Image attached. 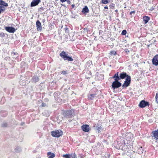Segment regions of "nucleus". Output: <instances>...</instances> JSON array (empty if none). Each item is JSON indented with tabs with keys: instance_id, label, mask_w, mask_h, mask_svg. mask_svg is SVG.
I'll return each instance as SVG.
<instances>
[{
	"instance_id": "f03ea898",
	"label": "nucleus",
	"mask_w": 158,
	"mask_h": 158,
	"mask_svg": "<svg viewBox=\"0 0 158 158\" xmlns=\"http://www.w3.org/2000/svg\"><path fill=\"white\" fill-rule=\"evenodd\" d=\"M74 110L73 109L70 110H65L63 111L62 114L64 118H71L74 116Z\"/></svg>"
},
{
	"instance_id": "9d476101",
	"label": "nucleus",
	"mask_w": 158,
	"mask_h": 158,
	"mask_svg": "<svg viewBox=\"0 0 158 158\" xmlns=\"http://www.w3.org/2000/svg\"><path fill=\"white\" fill-rule=\"evenodd\" d=\"M41 2V0H33L31 3V7L35 6L37 5Z\"/></svg>"
},
{
	"instance_id": "cd10ccee",
	"label": "nucleus",
	"mask_w": 158,
	"mask_h": 158,
	"mask_svg": "<svg viewBox=\"0 0 158 158\" xmlns=\"http://www.w3.org/2000/svg\"><path fill=\"white\" fill-rule=\"evenodd\" d=\"M127 34V31L125 30H123L122 31L121 33V35H125Z\"/></svg>"
},
{
	"instance_id": "72a5a7b5",
	"label": "nucleus",
	"mask_w": 158,
	"mask_h": 158,
	"mask_svg": "<svg viewBox=\"0 0 158 158\" xmlns=\"http://www.w3.org/2000/svg\"><path fill=\"white\" fill-rule=\"evenodd\" d=\"M156 100L157 102L158 103V93H157L156 94Z\"/></svg>"
},
{
	"instance_id": "09e8293b",
	"label": "nucleus",
	"mask_w": 158,
	"mask_h": 158,
	"mask_svg": "<svg viewBox=\"0 0 158 158\" xmlns=\"http://www.w3.org/2000/svg\"><path fill=\"white\" fill-rule=\"evenodd\" d=\"M72 8H74L75 6V5L74 4H73L71 6Z\"/></svg>"
},
{
	"instance_id": "49530a36",
	"label": "nucleus",
	"mask_w": 158,
	"mask_h": 158,
	"mask_svg": "<svg viewBox=\"0 0 158 158\" xmlns=\"http://www.w3.org/2000/svg\"><path fill=\"white\" fill-rule=\"evenodd\" d=\"M100 76L102 77L101 79H104V77H103V75H102V74H100Z\"/></svg>"
},
{
	"instance_id": "13d9d810",
	"label": "nucleus",
	"mask_w": 158,
	"mask_h": 158,
	"mask_svg": "<svg viewBox=\"0 0 158 158\" xmlns=\"http://www.w3.org/2000/svg\"><path fill=\"white\" fill-rule=\"evenodd\" d=\"M21 81H19V83L20 84V85H21V84H22L21 83Z\"/></svg>"
},
{
	"instance_id": "a878e982",
	"label": "nucleus",
	"mask_w": 158,
	"mask_h": 158,
	"mask_svg": "<svg viewBox=\"0 0 158 158\" xmlns=\"http://www.w3.org/2000/svg\"><path fill=\"white\" fill-rule=\"evenodd\" d=\"M64 29L65 33L67 34L69 33V30L68 28H67V27H65L64 28Z\"/></svg>"
},
{
	"instance_id": "412c9836",
	"label": "nucleus",
	"mask_w": 158,
	"mask_h": 158,
	"mask_svg": "<svg viewBox=\"0 0 158 158\" xmlns=\"http://www.w3.org/2000/svg\"><path fill=\"white\" fill-rule=\"evenodd\" d=\"M143 148L142 147H140L138 149V153L139 154H141L143 153Z\"/></svg>"
},
{
	"instance_id": "4468645a",
	"label": "nucleus",
	"mask_w": 158,
	"mask_h": 158,
	"mask_svg": "<svg viewBox=\"0 0 158 158\" xmlns=\"http://www.w3.org/2000/svg\"><path fill=\"white\" fill-rule=\"evenodd\" d=\"M39 80V78L38 76H33L31 79V81L32 82L36 83Z\"/></svg>"
},
{
	"instance_id": "1a4fd4ad",
	"label": "nucleus",
	"mask_w": 158,
	"mask_h": 158,
	"mask_svg": "<svg viewBox=\"0 0 158 158\" xmlns=\"http://www.w3.org/2000/svg\"><path fill=\"white\" fill-rule=\"evenodd\" d=\"M5 29L7 32L10 33H14L15 31V28L12 27H5Z\"/></svg>"
},
{
	"instance_id": "37998d69",
	"label": "nucleus",
	"mask_w": 158,
	"mask_h": 158,
	"mask_svg": "<svg viewBox=\"0 0 158 158\" xmlns=\"http://www.w3.org/2000/svg\"><path fill=\"white\" fill-rule=\"evenodd\" d=\"M91 91H97V92H98V91L97 89H92L91 90Z\"/></svg>"
},
{
	"instance_id": "4be33fe9",
	"label": "nucleus",
	"mask_w": 158,
	"mask_h": 158,
	"mask_svg": "<svg viewBox=\"0 0 158 158\" xmlns=\"http://www.w3.org/2000/svg\"><path fill=\"white\" fill-rule=\"evenodd\" d=\"M125 81L131 83V76L129 75L126 78Z\"/></svg>"
},
{
	"instance_id": "473e14b6",
	"label": "nucleus",
	"mask_w": 158,
	"mask_h": 158,
	"mask_svg": "<svg viewBox=\"0 0 158 158\" xmlns=\"http://www.w3.org/2000/svg\"><path fill=\"white\" fill-rule=\"evenodd\" d=\"M59 93L58 92H55L54 93V96L55 98L57 97L59 95Z\"/></svg>"
},
{
	"instance_id": "423d86ee",
	"label": "nucleus",
	"mask_w": 158,
	"mask_h": 158,
	"mask_svg": "<svg viewBox=\"0 0 158 158\" xmlns=\"http://www.w3.org/2000/svg\"><path fill=\"white\" fill-rule=\"evenodd\" d=\"M52 135L55 137H59L63 135V132L61 130H56L51 132Z\"/></svg>"
},
{
	"instance_id": "c03bdc74",
	"label": "nucleus",
	"mask_w": 158,
	"mask_h": 158,
	"mask_svg": "<svg viewBox=\"0 0 158 158\" xmlns=\"http://www.w3.org/2000/svg\"><path fill=\"white\" fill-rule=\"evenodd\" d=\"M67 0H60V1L62 2L63 3L65 2H66Z\"/></svg>"
},
{
	"instance_id": "39448f33",
	"label": "nucleus",
	"mask_w": 158,
	"mask_h": 158,
	"mask_svg": "<svg viewBox=\"0 0 158 158\" xmlns=\"http://www.w3.org/2000/svg\"><path fill=\"white\" fill-rule=\"evenodd\" d=\"M114 78V81H113L112 84V88L114 89H116L119 88L122 85V84L118 81L119 80L117 79L116 78Z\"/></svg>"
},
{
	"instance_id": "6ab92c4d",
	"label": "nucleus",
	"mask_w": 158,
	"mask_h": 158,
	"mask_svg": "<svg viewBox=\"0 0 158 158\" xmlns=\"http://www.w3.org/2000/svg\"><path fill=\"white\" fill-rule=\"evenodd\" d=\"M47 155L48 156V158H53L55 156V155L54 153H52L51 152H48L47 153Z\"/></svg>"
},
{
	"instance_id": "4d7b16f0",
	"label": "nucleus",
	"mask_w": 158,
	"mask_h": 158,
	"mask_svg": "<svg viewBox=\"0 0 158 158\" xmlns=\"http://www.w3.org/2000/svg\"><path fill=\"white\" fill-rule=\"evenodd\" d=\"M42 21H43V22H44L45 21V19H43Z\"/></svg>"
},
{
	"instance_id": "ddd939ff",
	"label": "nucleus",
	"mask_w": 158,
	"mask_h": 158,
	"mask_svg": "<svg viewBox=\"0 0 158 158\" xmlns=\"http://www.w3.org/2000/svg\"><path fill=\"white\" fill-rule=\"evenodd\" d=\"M36 26L37 27V31H41L42 30V28L41 26V23L39 20H37L36 23Z\"/></svg>"
},
{
	"instance_id": "a19ab883",
	"label": "nucleus",
	"mask_w": 158,
	"mask_h": 158,
	"mask_svg": "<svg viewBox=\"0 0 158 158\" xmlns=\"http://www.w3.org/2000/svg\"><path fill=\"white\" fill-rule=\"evenodd\" d=\"M47 106L46 104L44 103H42V104H41V106L42 107H45V106Z\"/></svg>"
},
{
	"instance_id": "de8ad7c7",
	"label": "nucleus",
	"mask_w": 158,
	"mask_h": 158,
	"mask_svg": "<svg viewBox=\"0 0 158 158\" xmlns=\"http://www.w3.org/2000/svg\"><path fill=\"white\" fill-rule=\"evenodd\" d=\"M18 148L17 147V148H16L15 149V152H19V151H20V149H19V151H17L16 150H17V149H18Z\"/></svg>"
},
{
	"instance_id": "603ef678",
	"label": "nucleus",
	"mask_w": 158,
	"mask_h": 158,
	"mask_svg": "<svg viewBox=\"0 0 158 158\" xmlns=\"http://www.w3.org/2000/svg\"><path fill=\"white\" fill-rule=\"evenodd\" d=\"M87 63H89V64H91V61H88Z\"/></svg>"
},
{
	"instance_id": "680f3d73",
	"label": "nucleus",
	"mask_w": 158,
	"mask_h": 158,
	"mask_svg": "<svg viewBox=\"0 0 158 158\" xmlns=\"http://www.w3.org/2000/svg\"><path fill=\"white\" fill-rule=\"evenodd\" d=\"M1 1V0H0V1Z\"/></svg>"
},
{
	"instance_id": "aec40b11",
	"label": "nucleus",
	"mask_w": 158,
	"mask_h": 158,
	"mask_svg": "<svg viewBox=\"0 0 158 158\" xmlns=\"http://www.w3.org/2000/svg\"><path fill=\"white\" fill-rule=\"evenodd\" d=\"M0 6L7 7L8 6V4L5 2L2 1V0H1L0 1Z\"/></svg>"
},
{
	"instance_id": "2eb2a0df",
	"label": "nucleus",
	"mask_w": 158,
	"mask_h": 158,
	"mask_svg": "<svg viewBox=\"0 0 158 158\" xmlns=\"http://www.w3.org/2000/svg\"><path fill=\"white\" fill-rule=\"evenodd\" d=\"M150 20V18L148 16H144L143 17V22L144 24H146Z\"/></svg>"
},
{
	"instance_id": "2f4dec72",
	"label": "nucleus",
	"mask_w": 158,
	"mask_h": 158,
	"mask_svg": "<svg viewBox=\"0 0 158 158\" xmlns=\"http://www.w3.org/2000/svg\"><path fill=\"white\" fill-rule=\"evenodd\" d=\"M69 154H66L65 155H63V156L65 158H69Z\"/></svg>"
},
{
	"instance_id": "e433bc0d",
	"label": "nucleus",
	"mask_w": 158,
	"mask_h": 158,
	"mask_svg": "<svg viewBox=\"0 0 158 158\" xmlns=\"http://www.w3.org/2000/svg\"><path fill=\"white\" fill-rule=\"evenodd\" d=\"M11 55L12 56H14L16 55H18V53L17 52H12L11 53Z\"/></svg>"
},
{
	"instance_id": "c85d7f7f",
	"label": "nucleus",
	"mask_w": 158,
	"mask_h": 158,
	"mask_svg": "<svg viewBox=\"0 0 158 158\" xmlns=\"http://www.w3.org/2000/svg\"><path fill=\"white\" fill-rule=\"evenodd\" d=\"M108 3V0H102V3L104 4H107Z\"/></svg>"
},
{
	"instance_id": "8fccbe9b",
	"label": "nucleus",
	"mask_w": 158,
	"mask_h": 158,
	"mask_svg": "<svg viewBox=\"0 0 158 158\" xmlns=\"http://www.w3.org/2000/svg\"><path fill=\"white\" fill-rule=\"evenodd\" d=\"M118 10H115V12L117 13V15H118V13H117L118 12Z\"/></svg>"
},
{
	"instance_id": "f257e3e1",
	"label": "nucleus",
	"mask_w": 158,
	"mask_h": 158,
	"mask_svg": "<svg viewBox=\"0 0 158 158\" xmlns=\"http://www.w3.org/2000/svg\"><path fill=\"white\" fill-rule=\"evenodd\" d=\"M113 145L114 146L118 149H121L124 151L127 149L125 140L123 138L118 139L114 141Z\"/></svg>"
},
{
	"instance_id": "5701e85b",
	"label": "nucleus",
	"mask_w": 158,
	"mask_h": 158,
	"mask_svg": "<svg viewBox=\"0 0 158 158\" xmlns=\"http://www.w3.org/2000/svg\"><path fill=\"white\" fill-rule=\"evenodd\" d=\"M5 10V7L3 6H0V14H1L2 12H4Z\"/></svg>"
},
{
	"instance_id": "7ed1b4c3",
	"label": "nucleus",
	"mask_w": 158,
	"mask_h": 158,
	"mask_svg": "<svg viewBox=\"0 0 158 158\" xmlns=\"http://www.w3.org/2000/svg\"><path fill=\"white\" fill-rule=\"evenodd\" d=\"M118 72H117L112 77V78H116L120 80L121 79H125L129 75L126 72H124L121 73L119 75H118Z\"/></svg>"
},
{
	"instance_id": "c756f323",
	"label": "nucleus",
	"mask_w": 158,
	"mask_h": 158,
	"mask_svg": "<svg viewBox=\"0 0 158 158\" xmlns=\"http://www.w3.org/2000/svg\"><path fill=\"white\" fill-rule=\"evenodd\" d=\"M110 8L112 9H114L115 7V4L114 3H112L111 5L109 6Z\"/></svg>"
},
{
	"instance_id": "6e6552de",
	"label": "nucleus",
	"mask_w": 158,
	"mask_h": 158,
	"mask_svg": "<svg viewBox=\"0 0 158 158\" xmlns=\"http://www.w3.org/2000/svg\"><path fill=\"white\" fill-rule=\"evenodd\" d=\"M152 64L155 66H158V54L156 55L152 60Z\"/></svg>"
},
{
	"instance_id": "a211bd4d",
	"label": "nucleus",
	"mask_w": 158,
	"mask_h": 158,
	"mask_svg": "<svg viewBox=\"0 0 158 158\" xmlns=\"http://www.w3.org/2000/svg\"><path fill=\"white\" fill-rule=\"evenodd\" d=\"M131 83L124 81V83L122 85V86L123 88H126L130 85Z\"/></svg>"
},
{
	"instance_id": "c9c22d12",
	"label": "nucleus",
	"mask_w": 158,
	"mask_h": 158,
	"mask_svg": "<svg viewBox=\"0 0 158 158\" xmlns=\"http://www.w3.org/2000/svg\"><path fill=\"white\" fill-rule=\"evenodd\" d=\"M67 73V71H62L61 74H63L64 75H65Z\"/></svg>"
},
{
	"instance_id": "dca6fc26",
	"label": "nucleus",
	"mask_w": 158,
	"mask_h": 158,
	"mask_svg": "<svg viewBox=\"0 0 158 158\" xmlns=\"http://www.w3.org/2000/svg\"><path fill=\"white\" fill-rule=\"evenodd\" d=\"M97 94V93L95 92L93 94H90L88 95V99L89 100H93L94 98L95 97L96 95Z\"/></svg>"
},
{
	"instance_id": "20e7f679",
	"label": "nucleus",
	"mask_w": 158,
	"mask_h": 158,
	"mask_svg": "<svg viewBox=\"0 0 158 158\" xmlns=\"http://www.w3.org/2000/svg\"><path fill=\"white\" fill-rule=\"evenodd\" d=\"M59 55L64 60L71 61L73 60L71 56H69L68 54L64 51H62Z\"/></svg>"
},
{
	"instance_id": "f3484780",
	"label": "nucleus",
	"mask_w": 158,
	"mask_h": 158,
	"mask_svg": "<svg viewBox=\"0 0 158 158\" xmlns=\"http://www.w3.org/2000/svg\"><path fill=\"white\" fill-rule=\"evenodd\" d=\"M82 12L83 14H86L89 12V10L88 7L85 6L83 8L82 10Z\"/></svg>"
},
{
	"instance_id": "9b49d317",
	"label": "nucleus",
	"mask_w": 158,
	"mask_h": 158,
	"mask_svg": "<svg viewBox=\"0 0 158 158\" xmlns=\"http://www.w3.org/2000/svg\"><path fill=\"white\" fill-rule=\"evenodd\" d=\"M82 129L85 132H88L89 130L90 127L89 125L87 124L83 125L81 126Z\"/></svg>"
},
{
	"instance_id": "f8f14e48",
	"label": "nucleus",
	"mask_w": 158,
	"mask_h": 158,
	"mask_svg": "<svg viewBox=\"0 0 158 158\" xmlns=\"http://www.w3.org/2000/svg\"><path fill=\"white\" fill-rule=\"evenodd\" d=\"M152 136L154 137L156 140L158 139V130L152 132Z\"/></svg>"
},
{
	"instance_id": "393cba45",
	"label": "nucleus",
	"mask_w": 158,
	"mask_h": 158,
	"mask_svg": "<svg viewBox=\"0 0 158 158\" xmlns=\"http://www.w3.org/2000/svg\"><path fill=\"white\" fill-rule=\"evenodd\" d=\"M117 54L116 52L114 51H112L110 52V55H111L115 56Z\"/></svg>"
},
{
	"instance_id": "79ce46f5",
	"label": "nucleus",
	"mask_w": 158,
	"mask_h": 158,
	"mask_svg": "<svg viewBox=\"0 0 158 158\" xmlns=\"http://www.w3.org/2000/svg\"><path fill=\"white\" fill-rule=\"evenodd\" d=\"M66 2H67V3L70 4L71 3V2L70 0H67Z\"/></svg>"
},
{
	"instance_id": "a18cd8bd",
	"label": "nucleus",
	"mask_w": 158,
	"mask_h": 158,
	"mask_svg": "<svg viewBox=\"0 0 158 158\" xmlns=\"http://www.w3.org/2000/svg\"><path fill=\"white\" fill-rule=\"evenodd\" d=\"M155 9V8L154 7H152L150 8V10H151V11H152L153 10H154Z\"/></svg>"
},
{
	"instance_id": "f704fd0d",
	"label": "nucleus",
	"mask_w": 158,
	"mask_h": 158,
	"mask_svg": "<svg viewBox=\"0 0 158 158\" xmlns=\"http://www.w3.org/2000/svg\"><path fill=\"white\" fill-rule=\"evenodd\" d=\"M5 34L3 32H1L0 33V37H5Z\"/></svg>"
},
{
	"instance_id": "bf43d9fd",
	"label": "nucleus",
	"mask_w": 158,
	"mask_h": 158,
	"mask_svg": "<svg viewBox=\"0 0 158 158\" xmlns=\"http://www.w3.org/2000/svg\"><path fill=\"white\" fill-rule=\"evenodd\" d=\"M89 74H90V75H91V73L90 72H89Z\"/></svg>"
},
{
	"instance_id": "3c124183",
	"label": "nucleus",
	"mask_w": 158,
	"mask_h": 158,
	"mask_svg": "<svg viewBox=\"0 0 158 158\" xmlns=\"http://www.w3.org/2000/svg\"><path fill=\"white\" fill-rule=\"evenodd\" d=\"M104 8L105 9H108V7L107 6H105L104 7Z\"/></svg>"
},
{
	"instance_id": "ea45409f",
	"label": "nucleus",
	"mask_w": 158,
	"mask_h": 158,
	"mask_svg": "<svg viewBox=\"0 0 158 158\" xmlns=\"http://www.w3.org/2000/svg\"><path fill=\"white\" fill-rule=\"evenodd\" d=\"M124 51L125 52L127 53L129 52V51L128 50V49H125Z\"/></svg>"
},
{
	"instance_id": "6e6d98bb",
	"label": "nucleus",
	"mask_w": 158,
	"mask_h": 158,
	"mask_svg": "<svg viewBox=\"0 0 158 158\" xmlns=\"http://www.w3.org/2000/svg\"><path fill=\"white\" fill-rule=\"evenodd\" d=\"M89 78H90V77H87L86 76V78H87V79H89Z\"/></svg>"
},
{
	"instance_id": "864d4df0",
	"label": "nucleus",
	"mask_w": 158,
	"mask_h": 158,
	"mask_svg": "<svg viewBox=\"0 0 158 158\" xmlns=\"http://www.w3.org/2000/svg\"><path fill=\"white\" fill-rule=\"evenodd\" d=\"M44 100H45L46 101H47V102L48 101V98H45V99H44Z\"/></svg>"
},
{
	"instance_id": "052dcab7",
	"label": "nucleus",
	"mask_w": 158,
	"mask_h": 158,
	"mask_svg": "<svg viewBox=\"0 0 158 158\" xmlns=\"http://www.w3.org/2000/svg\"><path fill=\"white\" fill-rule=\"evenodd\" d=\"M56 1H58V0H56Z\"/></svg>"
},
{
	"instance_id": "7c9ffc66",
	"label": "nucleus",
	"mask_w": 158,
	"mask_h": 158,
	"mask_svg": "<svg viewBox=\"0 0 158 158\" xmlns=\"http://www.w3.org/2000/svg\"><path fill=\"white\" fill-rule=\"evenodd\" d=\"M7 126V124L6 123H3L2 125V126L3 127H6Z\"/></svg>"
},
{
	"instance_id": "5fc2aeb1",
	"label": "nucleus",
	"mask_w": 158,
	"mask_h": 158,
	"mask_svg": "<svg viewBox=\"0 0 158 158\" xmlns=\"http://www.w3.org/2000/svg\"><path fill=\"white\" fill-rule=\"evenodd\" d=\"M25 123H21V125L23 126Z\"/></svg>"
},
{
	"instance_id": "58836bf2",
	"label": "nucleus",
	"mask_w": 158,
	"mask_h": 158,
	"mask_svg": "<svg viewBox=\"0 0 158 158\" xmlns=\"http://www.w3.org/2000/svg\"><path fill=\"white\" fill-rule=\"evenodd\" d=\"M135 13V11H134V10L130 12V15H132V14H134Z\"/></svg>"
},
{
	"instance_id": "4c0bfd02",
	"label": "nucleus",
	"mask_w": 158,
	"mask_h": 158,
	"mask_svg": "<svg viewBox=\"0 0 158 158\" xmlns=\"http://www.w3.org/2000/svg\"><path fill=\"white\" fill-rule=\"evenodd\" d=\"M44 7H41L40 8L38 9V10L39 11H41L40 10H44Z\"/></svg>"
},
{
	"instance_id": "bb28decb",
	"label": "nucleus",
	"mask_w": 158,
	"mask_h": 158,
	"mask_svg": "<svg viewBox=\"0 0 158 158\" xmlns=\"http://www.w3.org/2000/svg\"><path fill=\"white\" fill-rule=\"evenodd\" d=\"M101 126H100L98 124L96 125L95 127V129L97 131H98V132H99L100 127Z\"/></svg>"
},
{
	"instance_id": "b1692460",
	"label": "nucleus",
	"mask_w": 158,
	"mask_h": 158,
	"mask_svg": "<svg viewBox=\"0 0 158 158\" xmlns=\"http://www.w3.org/2000/svg\"><path fill=\"white\" fill-rule=\"evenodd\" d=\"M69 158H75L76 156V155L75 153H72L70 154H69Z\"/></svg>"
},
{
	"instance_id": "0eeeda50",
	"label": "nucleus",
	"mask_w": 158,
	"mask_h": 158,
	"mask_svg": "<svg viewBox=\"0 0 158 158\" xmlns=\"http://www.w3.org/2000/svg\"><path fill=\"white\" fill-rule=\"evenodd\" d=\"M149 104L148 102L145 101L144 100H142L141 101L139 105L140 108H143L147 106H149Z\"/></svg>"
}]
</instances>
